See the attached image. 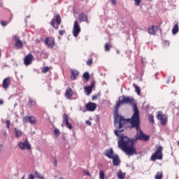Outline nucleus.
Segmentation results:
<instances>
[{"instance_id": "f257e3e1", "label": "nucleus", "mask_w": 179, "mask_h": 179, "mask_svg": "<svg viewBox=\"0 0 179 179\" xmlns=\"http://www.w3.org/2000/svg\"><path fill=\"white\" fill-rule=\"evenodd\" d=\"M127 122H130L131 126L130 128H134L136 131V134L134 138H130L127 136L121 135L120 136V133L124 132V125L127 124ZM118 124L119 130H115V135L116 136H119L117 140V145L128 156H134V155H136V148H135V143H136V141H143L146 142L149 141V136L143 134L142 129H141V117L138 116L137 117H134V119H124L121 115H117L115 119V125Z\"/></svg>"}, {"instance_id": "f03ea898", "label": "nucleus", "mask_w": 179, "mask_h": 179, "mask_svg": "<svg viewBox=\"0 0 179 179\" xmlns=\"http://www.w3.org/2000/svg\"><path fill=\"white\" fill-rule=\"evenodd\" d=\"M122 104H129V106H131L134 108V114L131 118L129 120H133L134 118H136L139 117V109H138V106L136 105V102H135V99L131 96H122L119 98V101L115 106V117H118V109L122 106Z\"/></svg>"}, {"instance_id": "7ed1b4c3", "label": "nucleus", "mask_w": 179, "mask_h": 179, "mask_svg": "<svg viewBox=\"0 0 179 179\" xmlns=\"http://www.w3.org/2000/svg\"><path fill=\"white\" fill-rule=\"evenodd\" d=\"M62 22V18H61V15L57 14L51 22H50V26L55 29V30H58L59 29V24Z\"/></svg>"}, {"instance_id": "20e7f679", "label": "nucleus", "mask_w": 179, "mask_h": 179, "mask_svg": "<svg viewBox=\"0 0 179 179\" xmlns=\"http://www.w3.org/2000/svg\"><path fill=\"white\" fill-rule=\"evenodd\" d=\"M157 119L160 121L162 125H166L169 122V116L166 114H163L162 110L156 112Z\"/></svg>"}, {"instance_id": "39448f33", "label": "nucleus", "mask_w": 179, "mask_h": 179, "mask_svg": "<svg viewBox=\"0 0 179 179\" xmlns=\"http://www.w3.org/2000/svg\"><path fill=\"white\" fill-rule=\"evenodd\" d=\"M162 150L163 147L159 146L156 152L151 156V160L152 162H155V160H162V159H163V153L162 152Z\"/></svg>"}, {"instance_id": "423d86ee", "label": "nucleus", "mask_w": 179, "mask_h": 179, "mask_svg": "<svg viewBox=\"0 0 179 179\" xmlns=\"http://www.w3.org/2000/svg\"><path fill=\"white\" fill-rule=\"evenodd\" d=\"M17 145L21 150H30L31 149V145L27 138L24 141H20Z\"/></svg>"}, {"instance_id": "0eeeda50", "label": "nucleus", "mask_w": 179, "mask_h": 179, "mask_svg": "<svg viewBox=\"0 0 179 179\" xmlns=\"http://www.w3.org/2000/svg\"><path fill=\"white\" fill-rule=\"evenodd\" d=\"M80 31H81V29H80V26H79V23H78L77 21H75L73 27V36H74V37H78Z\"/></svg>"}, {"instance_id": "6e6552de", "label": "nucleus", "mask_w": 179, "mask_h": 179, "mask_svg": "<svg viewBox=\"0 0 179 179\" xmlns=\"http://www.w3.org/2000/svg\"><path fill=\"white\" fill-rule=\"evenodd\" d=\"M45 43L49 48H52L55 45V39L54 37H48L45 40Z\"/></svg>"}, {"instance_id": "1a4fd4ad", "label": "nucleus", "mask_w": 179, "mask_h": 179, "mask_svg": "<svg viewBox=\"0 0 179 179\" xmlns=\"http://www.w3.org/2000/svg\"><path fill=\"white\" fill-rule=\"evenodd\" d=\"M159 30V26L157 25H152L148 29V33L151 36H156V33Z\"/></svg>"}, {"instance_id": "9d476101", "label": "nucleus", "mask_w": 179, "mask_h": 179, "mask_svg": "<svg viewBox=\"0 0 179 179\" xmlns=\"http://www.w3.org/2000/svg\"><path fill=\"white\" fill-rule=\"evenodd\" d=\"M13 38H15V47H17V48H18V49L23 48V42L22 41H20V37H19L17 35H15L13 36Z\"/></svg>"}, {"instance_id": "9b49d317", "label": "nucleus", "mask_w": 179, "mask_h": 179, "mask_svg": "<svg viewBox=\"0 0 179 179\" xmlns=\"http://www.w3.org/2000/svg\"><path fill=\"white\" fill-rule=\"evenodd\" d=\"M23 122L25 124H27V122H29L30 124H36V117H34V116H25L23 117Z\"/></svg>"}, {"instance_id": "f8f14e48", "label": "nucleus", "mask_w": 179, "mask_h": 179, "mask_svg": "<svg viewBox=\"0 0 179 179\" xmlns=\"http://www.w3.org/2000/svg\"><path fill=\"white\" fill-rule=\"evenodd\" d=\"M34 58V57L33 56V55L31 54L27 55L24 59V65H27V66L30 65V64L33 62Z\"/></svg>"}, {"instance_id": "ddd939ff", "label": "nucleus", "mask_w": 179, "mask_h": 179, "mask_svg": "<svg viewBox=\"0 0 179 179\" xmlns=\"http://www.w3.org/2000/svg\"><path fill=\"white\" fill-rule=\"evenodd\" d=\"M97 108V104L93 102H89L86 105V110L87 111H94Z\"/></svg>"}, {"instance_id": "4468645a", "label": "nucleus", "mask_w": 179, "mask_h": 179, "mask_svg": "<svg viewBox=\"0 0 179 179\" xmlns=\"http://www.w3.org/2000/svg\"><path fill=\"white\" fill-rule=\"evenodd\" d=\"M63 120L66 124V126L69 128V129H73V127H72V124L69 122V117H68V115L64 113L63 114Z\"/></svg>"}, {"instance_id": "2eb2a0df", "label": "nucleus", "mask_w": 179, "mask_h": 179, "mask_svg": "<svg viewBox=\"0 0 179 179\" xmlns=\"http://www.w3.org/2000/svg\"><path fill=\"white\" fill-rule=\"evenodd\" d=\"M105 156L108 157V159H113L115 155H114V150L113 148L106 150Z\"/></svg>"}, {"instance_id": "dca6fc26", "label": "nucleus", "mask_w": 179, "mask_h": 179, "mask_svg": "<svg viewBox=\"0 0 179 179\" xmlns=\"http://www.w3.org/2000/svg\"><path fill=\"white\" fill-rule=\"evenodd\" d=\"M10 85V78H6L3 80L2 87L3 89H8Z\"/></svg>"}, {"instance_id": "f3484780", "label": "nucleus", "mask_w": 179, "mask_h": 179, "mask_svg": "<svg viewBox=\"0 0 179 179\" xmlns=\"http://www.w3.org/2000/svg\"><path fill=\"white\" fill-rule=\"evenodd\" d=\"M71 79L72 80H76V79L78 78V76H79V71H78V70L71 69Z\"/></svg>"}, {"instance_id": "a211bd4d", "label": "nucleus", "mask_w": 179, "mask_h": 179, "mask_svg": "<svg viewBox=\"0 0 179 179\" xmlns=\"http://www.w3.org/2000/svg\"><path fill=\"white\" fill-rule=\"evenodd\" d=\"M80 22H86V23H89V20H87V15L85 13H81L78 17Z\"/></svg>"}, {"instance_id": "6ab92c4d", "label": "nucleus", "mask_w": 179, "mask_h": 179, "mask_svg": "<svg viewBox=\"0 0 179 179\" xmlns=\"http://www.w3.org/2000/svg\"><path fill=\"white\" fill-rule=\"evenodd\" d=\"M93 87H94V82L92 83V85L90 86L85 87V90L87 96H89V94H90L92 93V90Z\"/></svg>"}, {"instance_id": "aec40b11", "label": "nucleus", "mask_w": 179, "mask_h": 179, "mask_svg": "<svg viewBox=\"0 0 179 179\" xmlns=\"http://www.w3.org/2000/svg\"><path fill=\"white\" fill-rule=\"evenodd\" d=\"M72 96H73V91H72V89L68 88L65 93V96L67 99H71Z\"/></svg>"}, {"instance_id": "412c9836", "label": "nucleus", "mask_w": 179, "mask_h": 179, "mask_svg": "<svg viewBox=\"0 0 179 179\" xmlns=\"http://www.w3.org/2000/svg\"><path fill=\"white\" fill-rule=\"evenodd\" d=\"M14 132L15 134L16 138H20V136H22V135H23V131H22V130L17 129V127L14 128Z\"/></svg>"}, {"instance_id": "4be33fe9", "label": "nucleus", "mask_w": 179, "mask_h": 179, "mask_svg": "<svg viewBox=\"0 0 179 179\" xmlns=\"http://www.w3.org/2000/svg\"><path fill=\"white\" fill-rule=\"evenodd\" d=\"M113 166H119L120 165V157H117V155H115L113 158Z\"/></svg>"}, {"instance_id": "5701e85b", "label": "nucleus", "mask_w": 179, "mask_h": 179, "mask_svg": "<svg viewBox=\"0 0 179 179\" xmlns=\"http://www.w3.org/2000/svg\"><path fill=\"white\" fill-rule=\"evenodd\" d=\"M178 30H179L178 24H176L173 27L172 34H176V33H178Z\"/></svg>"}, {"instance_id": "b1692460", "label": "nucleus", "mask_w": 179, "mask_h": 179, "mask_svg": "<svg viewBox=\"0 0 179 179\" xmlns=\"http://www.w3.org/2000/svg\"><path fill=\"white\" fill-rule=\"evenodd\" d=\"M134 87L135 88V90L138 96H141V87L139 86L136 85V84H133Z\"/></svg>"}, {"instance_id": "393cba45", "label": "nucleus", "mask_w": 179, "mask_h": 179, "mask_svg": "<svg viewBox=\"0 0 179 179\" xmlns=\"http://www.w3.org/2000/svg\"><path fill=\"white\" fill-rule=\"evenodd\" d=\"M36 104H37V103L36 102V101L30 99L29 100V102H28V106L29 107H33V106H36Z\"/></svg>"}, {"instance_id": "a878e982", "label": "nucleus", "mask_w": 179, "mask_h": 179, "mask_svg": "<svg viewBox=\"0 0 179 179\" xmlns=\"http://www.w3.org/2000/svg\"><path fill=\"white\" fill-rule=\"evenodd\" d=\"M83 78L85 79V80L89 81V79H90V74H89L87 72H85L84 73Z\"/></svg>"}, {"instance_id": "bb28decb", "label": "nucleus", "mask_w": 179, "mask_h": 179, "mask_svg": "<svg viewBox=\"0 0 179 179\" xmlns=\"http://www.w3.org/2000/svg\"><path fill=\"white\" fill-rule=\"evenodd\" d=\"M117 177L120 179H124L125 178V173H122V171H120L117 173Z\"/></svg>"}, {"instance_id": "cd10ccee", "label": "nucleus", "mask_w": 179, "mask_h": 179, "mask_svg": "<svg viewBox=\"0 0 179 179\" xmlns=\"http://www.w3.org/2000/svg\"><path fill=\"white\" fill-rule=\"evenodd\" d=\"M155 179H162L163 178V173L162 172H157L155 176Z\"/></svg>"}, {"instance_id": "c85d7f7f", "label": "nucleus", "mask_w": 179, "mask_h": 179, "mask_svg": "<svg viewBox=\"0 0 179 179\" xmlns=\"http://www.w3.org/2000/svg\"><path fill=\"white\" fill-rule=\"evenodd\" d=\"M148 120L150 122H151V124H155V116H153L152 115H150L148 116Z\"/></svg>"}, {"instance_id": "c756f323", "label": "nucleus", "mask_w": 179, "mask_h": 179, "mask_svg": "<svg viewBox=\"0 0 179 179\" xmlns=\"http://www.w3.org/2000/svg\"><path fill=\"white\" fill-rule=\"evenodd\" d=\"M50 68L48 66H45L42 69V73H47L50 71Z\"/></svg>"}, {"instance_id": "7c9ffc66", "label": "nucleus", "mask_w": 179, "mask_h": 179, "mask_svg": "<svg viewBox=\"0 0 179 179\" xmlns=\"http://www.w3.org/2000/svg\"><path fill=\"white\" fill-rule=\"evenodd\" d=\"M54 134L58 138V136H59L61 135V131H59V129H55Z\"/></svg>"}, {"instance_id": "2f4dec72", "label": "nucleus", "mask_w": 179, "mask_h": 179, "mask_svg": "<svg viewBox=\"0 0 179 179\" xmlns=\"http://www.w3.org/2000/svg\"><path fill=\"white\" fill-rule=\"evenodd\" d=\"M104 48H105V51H110V50L111 48V45H110L108 43H106Z\"/></svg>"}, {"instance_id": "473e14b6", "label": "nucleus", "mask_w": 179, "mask_h": 179, "mask_svg": "<svg viewBox=\"0 0 179 179\" xmlns=\"http://www.w3.org/2000/svg\"><path fill=\"white\" fill-rule=\"evenodd\" d=\"M99 179H104V171L103 170L99 171Z\"/></svg>"}, {"instance_id": "72a5a7b5", "label": "nucleus", "mask_w": 179, "mask_h": 179, "mask_svg": "<svg viewBox=\"0 0 179 179\" xmlns=\"http://www.w3.org/2000/svg\"><path fill=\"white\" fill-rule=\"evenodd\" d=\"M6 124L8 129H10V120H6Z\"/></svg>"}, {"instance_id": "f704fd0d", "label": "nucleus", "mask_w": 179, "mask_h": 179, "mask_svg": "<svg viewBox=\"0 0 179 179\" xmlns=\"http://www.w3.org/2000/svg\"><path fill=\"white\" fill-rule=\"evenodd\" d=\"M134 2L136 6H139V5H141V0H134Z\"/></svg>"}, {"instance_id": "c9c22d12", "label": "nucleus", "mask_w": 179, "mask_h": 179, "mask_svg": "<svg viewBox=\"0 0 179 179\" xmlns=\"http://www.w3.org/2000/svg\"><path fill=\"white\" fill-rule=\"evenodd\" d=\"M99 97H100V94H96L92 96V100H97V99H99Z\"/></svg>"}, {"instance_id": "e433bc0d", "label": "nucleus", "mask_w": 179, "mask_h": 179, "mask_svg": "<svg viewBox=\"0 0 179 179\" xmlns=\"http://www.w3.org/2000/svg\"><path fill=\"white\" fill-rule=\"evenodd\" d=\"M35 176L37 177V178L40 179L43 176L40 174L38 171H35Z\"/></svg>"}, {"instance_id": "4c0bfd02", "label": "nucleus", "mask_w": 179, "mask_h": 179, "mask_svg": "<svg viewBox=\"0 0 179 179\" xmlns=\"http://www.w3.org/2000/svg\"><path fill=\"white\" fill-rule=\"evenodd\" d=\"M93 64V59H90L87 61V65H92Z\"/></svg>"}, {"instance_id": "58836bf2", "label": "nucleus", "mask_w": 179, "mask_h": 179, "mask_svg": "<svg viewBox=\"0 0 179 179\" xmlns=\"http://www.w3.org/2000/svg\"><path fill=\"white\" fill-rule=\"evenodd\" d=\"M64 33H65V30H59V36H64Z\"/></svg>"}, {"instance_id": "ea45409f", "label": "nucleus", "mask_w": 179, "mask_h": 179, "mask_svg": "<svg viewBox=\"0 0 179 179\" xmlns=\"http://www.w3.org/2000/svg\"><path fill=\"white\" fill-rule=\"evenodd\" d=\"M84 173L85 176H87L88 177H92V174H90V171H84Z\"/></svg>"}, {"instance_id": "a19ab883", "label": "nucleus", "mask_w": 179, "mask_h": 179, "mask_svg": "<svg viewBox=\"0 0 179 179\" xmlns=\"http://www.w3.org/2000/svg\"><path fill=\"white\" fill-rule=\"evenodd\" d=\"M1 26H3L5 27V26H6V24H8V23L5 21H1Z\"/></svg>"}, {"instance_id": "79ce46f5", "label": "nucleus", "mask_w": 179, "mask_h": 179, "mask_svg": "<svg viewBox=\"0 0 179 179\" xmlns=\"http://www.w3.org/2000/svg\"><path fill=\"white\" fill-rule=\"evenodd\" d=\"M28 179H34V176L32 173L29 174L28 176Z\"/></svg>"}, {"instance_id": "37998d69", "label": "nucleus", "mask_w": 179, "mask_h": 179, "mask_svg": "<svg viewBox=\"0 0 179 179\" xmlns=\"http://www.w3.org/2000/svg\"><path fill=\"white\" fill-rule=\"evenodd\" d=\"M110 2L112 5H117V0H111Z\"/></svg>"}, {"instance_id": "c03bdc74", "label": "nucleus", "mask_w": 179, "mask_h": 179, "mask_svg": "<svg viewBox=\"0 0 179 179\" xmlns=\"http://www.w3.org/2000/svg\"><path fill=\"white\" fill-rule=\"evenodd\" d=\"M85 124H87V125H92V122H90V120H86L85 121Z\"/></svg>"}, {"instance_id": "a18cd8bd", "label": "nucleus", "mask_w": 179, "mask_h": 179, "mask_svg": "<svg viewBox=\"0 0 179 179\" xmlns=\"http://www.w3.org/2000/svg\"><path fill=\"white\" fill-rule=\"evenodd\" d=\"M3 104V100L0 99V106H2Z\"/></svg>"}, {"instance_id": "49530a36", "label": "nucleus", "mask_w": 179, "mask_h": 179, "mask_svg": "<svg viewBox=\"0 0 179 179\" xmlns=\"http://www.w3.org/2000/svg\"><path fill=\"white\" fill-rule=\"evenodd\" d=\"M25 177H26V176H23L22 177V178L21 179H24L25 178Z\"/></svg>"}, {"instance_id": "de8ad7c7", "label": "nucleus", "mask_w": 179, "mask_h": 179, "mask_svg": "<svg viewBox=\"0 0 179 179\" xmlns=\"http://www.w3.org/2000/svg\"><path fill=\"white\" fill-rule=\"evenodd\" d=\"M166 43H167V44H170V43H169V41H166Z\"/></svg>"}, {"instance_id": "09e8293b", "label": "nucleus", "mask_w": 179, "mask_h": 179, "mask_svg": "<svg viewBox=\"0 0 179 179\" xmlns=\"http://www.w3.org/2000/svg\"><path fill=\"white\" fill-rule=\"evenodd\" d=\"M59 179H64V178H59Z\"/></svg>"}, {"instance_id": "8fccbe9b", "label": "nucleus", "mask_w": 179, "mask_h": 179, "mask_svg": "<svg viewBox=\"0 0 179 179\" xmlns=\"http://www.w3.org/2000/svg\"><path fill=\"white\" fill-rule=\"evenodd\" d=\"M55 164H57V162H55Z\"/></svg>"}, {"instance_id": "3c124183", "label": "nucleus", "mask_w": 179, "mask_h": 179, "mask_svg": "<svg viewBox=\"0 0 179 179\" xmlns=\"http://www.w3.org/2000/svg\"><path fill=\"white\" fill-rule=\"evenodd\" d=\"M0 152H1V150H0Z\"/></svg>"}]
</instances>
